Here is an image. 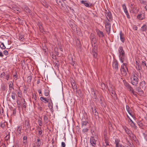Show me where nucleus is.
Here are the masks:
<instances>
[{
  "label": "nucleus",
  "mask_w": 147,
  "mask_h": 147,
  "mask_svg": "<svg viewBox=\"0 0 147 147\" xmlns=\"http://www.w3.org/2000/svg\"><path fill=\"white\" fill-rule=\"evenodd\" d=\"M132 74H133L131 77V84L133 85L136 86L138 84V82L139 80L138 78V72H135Z\"/></svg>",
  "instance_id": "nucleus-1"
},
{
  "label": "nucleus",
  "mask_w": 147,
  "mask_h": 147,
  "mask_svg": "<svg viewBox=\"0 0 147 147\" xmlns=\"http://www.w3.org/2000/svg\"><path fill=\"white\" fill-rule=\"evenodd\" d=\"M118 51L120 60L122 63H123L125 59V52L122 47L120 46L119 47Z\"/></svg>",
  "instance_id": "nucleus-2"
},
{
  "label": "nucleus",
  "mask_w": 147,
  "mask_h": 147,
  "mask_svg": "<svg viewBox=\"0 0 147 147\" xmlns=\"http://www.w3.org/2000/svg\"><path fill=\"white\" fill-rule=\"evenodd\" d=\"M120 71L123 76H126L127 75V72L128 71L127 68L125 63H123L121 65Z\"/></svg>",
  "instance_id": "nucleus-3"
},
{
  "label": "nucleus",
  "mask_w": 147,
  "mask_h": 147,
  "mask_svg": "<svg viewBox=\"0 0 147 147\" xmlns=\"http://www.w3.org/2000/svg\"><path fill=\"white\" fill-rule=\"evenodd\" d=\"M105 24L106 31L108 34H109L110 32L111 24L109 21H106Z\"/></svg>",
  "instance_id": "nucleus-4"
},
{
  "label": "nucleus",
  "mask_w": 147,
  "mask_h": 147,
  "mask_svg": "<svg viewBox=\"0 0 147 147\" xmlns=\"http://www.w3.org/2000/svg\"><path fill=\"white\" fill-rule=\"evenodd\" d=\"M24 127H25L26 129L28 130L30 127H31L30 124L29 123V121L28 120H26L25 121V123L24 124Z\"/></svg>",
  "instance_id": "nucleus-5"
},
{
  "label": "nucleus",
  "mask_w": 147,
  "mask_h": 147,
  "mask_svg": "<svg viewBox=\"0 0 147 147\" xmlns=\"http://www.w3.org/2000/svg\"><path fill=\"white\" fill-rule=\"evenodd\" d=\"M123 128L126 133L129 136L132 133L131 131L125 126H123Z\"/></svg>",
  "instance_id": "nucleus-6"
},
{
  "label": "nucleus",
  "mask_w": 147,
  "mask_h": 147,
  "mask_svg": "<svg viewBox=\"0 0 147 147\" xmlns=\"http://www.w3.org/2000/svg\"><path fill=\"white\" fill-rule=\"evenodd\" d=\"M96 31L97 35L99 37H103L104 36V34L99 29H96Z\"/></svg>",
  "instance_id": "nucleus-7"
},
{
  "label": "nucleus",
  "mask_w": 147,
  "mask_h": 147,
  "mask_svg": "<svg viewBox=\"0 0 147 147\" xmlns=\"http://www.w3.org/2000/svg\"><path fill=\"white\" fill-rule=\"evenodd\" d=\"M113 66L115 68L116 71L118 70V63L117 61L113 62Z\"/></svg>",
  "instance_id": "nucleus-8"
},
{
  "label": "nucleus",
  "mask_w": 147,
  "mask_h": 147,
  "mask_svg": "<svg viewBox=\"0 0 147 147\" xmlns=\"http://www.w3.org/2000/svg\"><path fill=\"white\" fill-rule=\"evenodd\" d=\"M109 92L112 97L115 99L116 98V97L115 96V92L114 90H113L112 89L109 90Z\"/></svg>",
  "instance_id": "nucleus-9"
},
{
  "label": "nucleus",
  "mask_w": 147,
  "mask_h": 147,
  "mask_svg": "<svg viewBox=\"0 0 147 147\" xmlns=\"http://www.w3.org/2000/svg\"><path fill=\"white\" fill-rule=\"evenodd\" d=\"M145 14L143 13L139 14L137 16V18L140 20H142L145 19Z\"/></svg>",
  "instance_id": "nucleus-10"
},
{
  "label": "nucleus",
  "mask_w": 147,
  "mask_h": 147,
  "mask_svg": "<svg viewBox=\"0 0 147 147\" xmlns=\"http://www.w3.org/2000/svg\"><path fill=\"white\" fill-rule=\"evenodd\" d=\"M37 129H38V136L40 137H42L43 136L42 135V130L41 128V127H37Z\"/></svg>",
  "instance_id": "nucleus-11"
},
{
  "label": "nucleus",
  "mask_w": 147,
  "mask_h": 147,
  "mask_svg": "<svg viewBox=\"0 0 147 147\" xmlns=\"http://www.w3.org/2000/svg\"><path fill=\"white\" fill-rule=\"evenodd\" d=\"M72 88L74 90V92H77V86L76 84L74 82H73L71 83Z\"/></svg>",
  "instance_id": "nucleus-12"
},
{
  "label": "nucleus",
  "mask_w": 147,
  "mask_h": 147,
  "mask_svg": "<svg viewBox=\"0 0 147 147\" xmlns=\"http://www.w3.org/2000/svg\"><path fill=\"white\" fill-rule=\"evenodd\" d=\"M107 21H109L112 20V16L110 12H108L107 13Z\"/></svg>",
  "instance_id": "nucleus-13"
},
{
  "label": "nucleus",
  "mask_w": 147,
  "mask_h": 147,
  "mask_svg": "<svg viewBox=\"0 0 147 147\" xmlns=\"http://www.w3.org/2000/svg\"><path fill=\"white\" fill-rule=\"evenodd\" d=\"M90 142L91 144L93 146V144H96V140H95L93 137L91 136L90 139Z\"/></svg>",
  "instance_id": "nucleus-14"
},
{
  "label": "nucleus",
  "mask_w": 147,
  "mask_h": 147,
  "mask_svg": "<svg viewBox=\"0 0 147 147\" xmlns=\"http://www.w3.org/2000/svg\"><path fill=\"white\" fill-rule=\"evenodd\" d=\"M120 37L121 41L123 42H124L125 40V39L124 36V34L122 33L121 31L120 32Z\"/></svg>",
  "instance_id": "nucleus-15"
},
{
  "label": "nucleus",
  "mask_w": 147,
  "mask_h": 147,
  "mask_svg": "<svg viewBox=\"0 0 147 147\" xmlns=\"http://www.w3.org/2000/svg\"><path fill=\"white\" fill-rule=\"evenodd\" d=\"M9 90L11 91L12 89L14 90L13 84L12 81H9Z\"/></svg>",
  "instance_id": "nucleus-16"
},
{
  "label": "nucleus",
  "mask_w": 147,
  "mask_h": 147,
  "mask_svg": "<svg viewBox=\"0 0 147 147\" xmlns=\"http://www.w3.org/2000/svg\"><path fill=\"white\" fill-rule=\"evenodd\" d=\"M129 136L134 141H138V140L136 136L133 133H132Z\"/></svg>",
  "instance_id": "nucleus-17"
},
{
  "label": "nucleus",
  "mask_w": 147,
  "mask_h": 147,
  "mask_svg": "<svg viewBox=\"0 0 147 147\" xmlns=\"http://www.w3.org/2000/svg\"><path fill=\"white\" fill-rule=\"evenodd\" d=\"M57 3L59 5H61L62 7L63 6V3H64V1H65V0H56Z\"/></svg>",
  "instance_id": "nucleus-18"
},
{
  "label": "nucleus",
  "mask_w": 147,
  "mask_h": 147,
  "mask_svg": "<svg viewBox=\"0 0 147 147\" xmlns=\"http://www.w3.org/2000/svg\"><path fill=\"white\" fill-rule=\"evenodd\" d=\"M145 82L144 81H142L140 83V88L142 89L145 88Z\"/></svg>",
  "instance_id": "nucleus-19"
},
{
  "label": "nucleus",
  "mask_w": 147,
  "mask_h": 147,
  "mask_svg": "<svg viewBox=\"0 0 147 147\" xmlns=\"http://www.w3.org/2000/svg\"><path fill=\"white\" fill-rule=\"evenodd\" d=\"M38 25L39 26L40 31L41 32H43L44 31V29L42 27V23L39 22L38 23Z\"/></svg>",
  "instance_id": "nucleus-20"
},
{
  "label": "nucleus",
  "mask_w": 147,
  "mask_h": 147,
  "mask_svg": "<svg viewBox=\"0 0 147 147\" xmlns=\"http://www.w3.org/2000/svg\"><path fill=\"white\" fill-rule=\"evenodd\" d=\"M6 133L7 135L5 137V141H7L10 139V132L7 131L6 132Z\"/></svg>",
  "instance_id": "nucleus-21"
},
{
  "label": "nucleus",
  "mask_w": 147,
  "mask_h": 147,
  "mask_svg": "<svg viewBox=\"0 0 147 147\" xmlns=\"http://www.w3.org/2000/svg\"><path fill=\"white\" fill-rule=\"evenodd\" d=\"M147 27L146 25L144 24L141 27V31L144 32L146 30Z\"/></svg>",
  "instance_id": "nucleus-22"
},
{
  "label": "nucleus",
  "mask_w": 147,
  "mask_h": 147,
  "mask_svg": "<svg viewBox=\"0 0 147 147\" xmlns=\"http://www.w3.org/2000/svg\"><path fill=\"white\" fill-rule=\"evenodd\" d=\"M7 124V123L6 122L0 123V126L3 129H4V128L5 127L6 125Z\"/></svg>",
  "instance_id": "nucleus-23"
},
{
  "label": "nucleus",
  "mask_w": 147,
  "mask_h": 147,
  "mask_svg": "<svg viewBox=\"0 0 147 147\" xmlns=\"http://www.w3.org/2000/svg\"><path fill=\"white\" fill-rule=\"evenodd\" d=\"M86 1L82 0L81 1V3L84 5L86 7H88L89 6V5L88 3H86Z\"/></svg>",
  "instance_id": "nucleus-24"
},
{
  "label": "nucleus",
  "mask_w": 147,
  "mask_h": 147,
  "mask_svg": "<svg viewBox=\"0 0 147 147\" xmlns=\"http://www.w3.org/2000/svg\"><path fill=\"white\" fill-rule=\"evenodd\" d=\"M91 109L92 110L93 113L94 115H95L97 116L98 115V113H97L96 109L94 108V109L93 107H92Z\"/></svg>",
  "instance_id": "nucleus-25"
},
{
  "label": "nucleus",
  "mask_w": 147,
  "mask_h": 147,
  "mask_svg": "<svg viewBox=\"0 0 147 147\" xmlns=\"http://www.w3.org/2000/svg\"><path fill=\"white\" fill-rule=\"evenodd\" d=\"M119 140L117 139H116L115 140V147H118L121 144H119Z\"/></svg>",
  "instance_id": "nucleus-26"
},
{
  "label": "nucleus",
  "mask_w": 147,
  "mask_h": 147,
  "mask_svg": "<svg viewBox=\"0 0 147 147\" xmlns=\"http://www.w3.org/2000/svg\"><path fill=\"white\" fill-rule=\"evenodd\" d=\"M23 143L24 145H26L27 144V137L26 136H24L23 138Z\"/></svg>",
  "instance_id": "nucleus-27"
},
{
  "label": "nucleus",
  "mask_w": 147,
  "mask_h": 147,
  "mask_svg": "<svg viewBox=\"0 0 147 147\" xmlns=\"http://www.w3.org/2000/svg\"><path fill=\"white\" fill-rule=\"evenodd\" d=\"M40 99L42 101H43L44 102H48L49 100V99H47L46 98L42 97H40Z\"/></svg>",
  "instance_id": "nucleus-28"
},
{
  "label": "nucleus",
  "mask_w": 147,
  "mask_h": 147,
  "mask_svg": "<svg viewBox=\"0 0 147 147\" xmlns=\"http://www.w3.org/2000/svg\"><path fill=\"white\" fill-rule=\"evenodd\" d=\"M41 141L39 138L37 139L36 142V146L37 147H39L41 144Z\"/></svg>",
  "instance_id": "nucleus-29"
},
{
  "label": "nucleus",
  "mask_w": 147,
  "mask_h": 147,
  "mask_svg": "<svg viewBox=\"0 0 147 147\" xmlns=\"http://www.w3.org/2000/svg\"><path fill=\"white\" fill-rule=\"evenodd\" d=\"M93 56L94 57L96 58L97 56V54L96 52V49L95 48H93Z\"/></svg>",
  "instance_id": "nucleus-30"
},
{
  "label": "nucleus",
  "mask_w": 147,
  "mask_h": 147,
  "mask_svg": "<svg viewBox=\"0 0 147 147\" xmlns=\"http://www.w3.org/2000/svg\"><path fill=\"white\" fill-rule=\"evenodd\" d=\"M22 127L21 126H18L17 127L16 131L18 133L20 134L21 133Z\"/></svg>",
  "instance_id": "nucleus-31"
},
{
  "label": "nucleus",
  "mask_w": 147,
  "mask_h": 147,
  "mask_svg": "<svg viewBox=\"0 0 147 147\" xmlns=\"http://www.w3.org/2000/svg\"><path fill=\"white\" fill-rule=\"evenodd\" d=\"M0 47L2 49H6V47L4 43L1 42H0Z\"/></svg>",
  "instance_id": "nucleus-32"
},
{
  "label": "nucleus",
  "mask_w": 147,
  "mask_h": 147,
  "mask_svg": "<svg viewBox=\"0 0 147 147\" xmlns=\"http://www.w3.org/2000/svg\"><path fill=\"white\" fill-rule=\"evenodd\" d=\"M43 119L45 123V124L47 123L48 121V119L47 117L45 115H44Z\"/></svg>",
  "instance_id": "nucleus-33"
},
{
  "label": "nucleus",
  "mask_w": 147,
  "mask_h": 147,
  "mask_svg": "<svg viewBox=\"0 0 147 147\" xmlns=\"http://www.w3.org/2000/svg\"><path fill=\"white\" fill-rule=\"evenodd\" d=\"M88 123V122L87 121H83L82 125V127L84 128Z\"/></svg>",
  "instance_id": "nucleus-34"
},
{
  "label": "nucleus",
  "mask_w": 147,
  "mask_h": 147,
  "mask_svg": "<svg viewBox=\"0 0 147 147\" xmlns=\"http://www.w3.org/2000/svg\"><path fill=\"white\" fill-rule=\"evenodd\" d=\"M126 110H127V111L128 113L130 115H131V116H132V115L131 114V112L130 111V109L129 108V106H128L127 105H126Z\"/></svg>",
  "instance_id": "nucleus-35"
},
{
  "label": "nucleus",
  "mask_w": 147,
  "mask_h": 147,
  "mask_svg": "<svg viewBox=\"0 0 147 147\" xmlns=\"http://www.w3.org/2000/svg\"><path fill=\"white\" fill-rule=\"evenodd\" d=\"M26 11L27 13H28L30 14H31V11L30 9L28 7H26L25 8Z\"/></svg>",
  "instance_id": "nucleus-36"
},
{
  "label": "nucleus",
  "mask_w": 147,
  "mask_h": 147,
  "mask_svg": "<svg viewBox=\"0 0 147 147\" xmlns=\"http://www.w3.org/2000/svg\"><path fill=\"white\" fill-rule=\"evenodd\" d=\"M15 95L16 93L14 92H12V94L11 96L13 100H15L16 99Z\"/></svg>",
  "instance_id": "nucleus-37"
},
{
  "label": "nucleus",
  "mask_w": 147,
  "mask_h": 147,
  "mask_svg": "<svg viewBox=\"0 0 147 147\" xmlns=\"http://www.w3.org/2000/svg\"><path fill=\"white\" fill-rule=\"evenodd\" d=\"M122 7L123 8L124 10V12L125 13L126 12V11H127V9L126 8V7L125 6V4H123L122 5Z\"/></svg>",
  "instance_id": "nucleus-38"
},
{
  "label": "nucleus",
  "mask_w": 147,
  "mask_h": 147,
  "mask_svg": "<svg viewBox=\"0 0 147 147\" xmlns=\"http://www.w3.org/2000/svg\"><path fill=\"white\" fill-rule=\"evenodd\" d=\"M137 123L140 128H142L143 126V125L141 121H140L138 122H137Z\"/></svg>",
  "instance_id": "nucleus-39"
},
{
  "label": "nucleus",
  "mask_w": 147,
  "mask_h": 147,
  "mask_svg": "<svg viewBox=\"0 0 147 147\" xmlns=\"http://www.w3.org/2000/svg\"><path fill=\"white\" fill-rule=\"evenodd\" d=\"M1 88L3 91H4L5 90V86L4 84L1 85Z\"/></svg>",
  "instance_id": "nucleus-40"
},
{
  "label": "nucleus",
  "mask_w": 147,
  "mask_h": 147,
  "mask_svg": "<svg viewBox=\"0 0 147 147\" xmlns=\"http://www.w3.org/2000/svg\"><path fill=\"white\" fill-rule=\"evenodd\" d=\"M32 76H29L27 78V82H28L30 83L32 80Z\"/></svg>",
  "instance_id": "nucleus-41"
},
{
  "label": "nucleus",
  "mask_w": 147,
  "mask_h": 147,
  "mask_svg": "<svg viewBox=\"0 0 147 147\" xmlns=\"http://www.w3.org/2000/svg\"><path fill=\"white\" fill-rule=\"evenodd\" d=\"M101 88L103 90L105 89L106 87V86L105 84L104 83H102L101 84Z\"/></svg>",
  "instance_id": "nucleus-42"
},
{
  "label": "nucleus",
  "mask_w": 147,
  "mask_h": 147,
  "mask_svg": "<svg viewBox=\"0 0 147 147\" xmlns=\"http://www.w3.org/2000/svg\"><path fill=\"white\" fill-rule=\"evenodd\" d=\"M49 92L48 90H46L44 92V94L45 96H47L49 95Z\"/></svg>",
  "instance_id": "nucleus-43"
},
{
  "label": "nucleus",
  "mask_w": 147,
  "mask_h": 147,
  "mask_svg": "<svg viewBox=\"0 0 147 147\" xmlns=\"http://www.w3.org/2000/svg\"><path fill=\"white\" fill-rule=\"evenodd\" d=\"M10 77L9 73H7L6 74V79L7 80H9Z\"/></svg>",
  "instance_id": "nucleus-44"
},
{
  "label": "nucleus",
  "mask_w": 147,
  "mask_h": 147,
  "mask_svg": "<svg viewBox=\"0 0 147 147\" xmlns=\"http://www.w3.org/2000/svg\"><path fill=\"white\" fill-rule=\"evenodd\" d=\"M88 130V129L87 128H84L82 129V132L84 133H86Z\"/></svg>",
  "instance_id": "nucleus-45"
},
{
  "label": "nucleus",
  "mask_w": 147,
  "mask_h": 147,
  "mask_svg": "<svg viewBox=\"0 0 147 147\" xmlns=\"http://www.w3.org/2000/svg\"><path fill=\"white\" fill-rule=\"evenodd\" d=\"M140 3L142 4L146 5V1L143 0H140Z\"/></svg>",
  "instance_id": "nucleus-46"
},
{
  "label": "nucleus",
  "mask_w": 147,
  "mask_h": 147,
  "mask_svg": "<svg viewBox=\"0 0 147 147\" xmlns=\"http://www.w3.org/2000/svg\"><path fill=\"white\" fill-rule=\"evenodd\" d=\"M91 41H92L93 42H94V43H95V38H94V36H93L92 37H91Z\"/></svg>",
  "instance_id": "nucleus-47"
},
{
  "label": "nucleus",
  "mask_w": 147,
  "mask_h": 147,
  "mask_svg": "<svg viewBox=\"0 0 147 147\" xmlns=\"http://www.w3.org/2000/svg\"><path fill=\"white\" fill-rule=\"evenodd\" d=\"M127 88L129 90V91H133V88L130 85Z\"/></svg>",
  "instance_id": "nucleus-48"
},
{
  "label": "nucleus",
  "mask_w": 147,
  "mask_h": 147,
  "mask_svg": "<svg viewBox=\"0 0 147 147\" xmlns=\"http://www.w3.org/2000/svg\"><path fill=\"white\" fill-rule=\"evenodd\" d=\"M38 122L39 125L40 126H42V121L40 120H39Z\"/></svg>",
  "instance_id": "nucleus-49"
},
{
  "label": "nucleus",
  "mask_w": 147,
  "mask_h": 147,
  "mask_svg": "<svg viewBox=\"0 0 147 147\" xmlns=\"http://www.w3.org/2000/svg\"><path fill=\"white\" fill-rule=\"evenodd\" d=\"M3 54L5 55H7L8 54V53L7 51L5 50L3 51Z\"/></svg>",
  "instance_id": "nucleus-50"
},
{
  "label": "nucleus",
  "mask_w": 147,
  "mask_h": 147,
  "mask_svg": "<svg viewBox=\"0 0 147 147\" xmlns=\"http://www.w3.org/2000/svg\"><path fill=\"white\" fill-rule=\"evenodd\" d=\"M19 39L21 40H23L24 39V36L21 35L19 36Z\"/></svg>",
  "instance_id": "nucleus-51"
},
{
  "label": "nucleus",
  "mask_w": 147,
  "mask_h": 147,
  "mask_svg": "<svg viewBox=\"0 0 147 147\" xmlns=\"http://www.w3.org/2000/svg\"><path fill=\"white\" fill-rule=\"evenodd\" d=\"M5 72H3L1 73V76L0 77L1 78H4V77L5 76Z\"/></svg>",
  "instance_id": "nucleus-52"
},
{
  "label": "nucleus",
  "mask_w": 147,
  "mask_h": 147,
  "mask_svg": "<svg viewBox=\"0 0 147 147\" xmlns=\"http://www.w3.org/2000/svg\"><path fill=\"white\" fill-rule=\"evenodd\" d=\"M137 90L138 92H141V94H143V91L142 90H140L139 88H137Z\"/></svg>",
  "instance_id": "nucleus-53"
},
{
  "label": "nucleus",
  "mask_w": 147,
  "mask_h": 147,
  "mask_svg": "<svg viewBox=\"0 0 147 147\" xmlns=\"http://www.w3.org/2000/svg\"><path fill=\"white\" fill-rule=\"evenodd\" d=\"M127 16V18L128 19H129L130 18V16H129V13L128 12V11H127L125 13Z\"/></svg>",
  "instance_id": "nucleus-54"
},
{
  "label": "nucleus",
  "mask_w": 147,
  "mask_h": 147,
  "mask_svg": "<svg viewBox=\"0 0 147 147\" xmlns=\"http://www.w3.org/2000/svg\"><path fill=\"white\" fill-rule=\"evenodd\" d=\"M92 95H94L93 97L94 98L96 99V96L95 94V93L94 92H93L92 93Z\"/></svg>",
  "instance_id": "nucleus-55"
},
{
  "label": "nucleus",
  "mask_w": 147,
  "mask_h": 147,
  "mask_svg": "<svg viewBox=\"0 0 147 147\" xmlns=\"http://www.w3.org/2000/svg\"><path fill=\"white\" fill-rule=\"evenodd\" d=\"M142 65H143L144 66H145L147 67V66L146 65V64L145 63V61H142Z\"/></svg>",
  "instance_id": "nucleus-56"
},
{
  "label": "nucleus",
  "mask_w": 147,
  "mask_h": 147,
  "mask_svg": "<svg viewBox=\"0 0 147 147\" xmlns=\"http://www.w3.org/2000/svg\"><path fill=\"white\" fill-rule=\"evenodd\" d=\"M32 99H34L35 100H36V97L35 94L34 95L33 94L32 95Z\"/></svg>",
  "instance_id": "nucleus-57"
},
{
  "label": "nucleus",
  "mask_w": 147,
  "mask_h": 147,
  "mask_svg": "<svg viewBox=\"0 0 147 147\" xmlns=\"http://www.w3.org/2000/svg\"><path fill=\"white\" fill-rule=\"evenodd\" d=\"M61 146L62 147H65V144L64 142H62L61 143Z\"/></svg>",
  "instance_id": "nucleus-58"
},
{
  "label": "nucleus",
  "mask_w": 147,
  "mask_h": 147,
  "mask_svg": "<svg viewBox=\"0 0 147 147\" xmlns=\"http://www.w3.org/2000/svg\"><path fill=\"white\" fill-rule=\"evenodd\" d=\"M24 103H23V107L24 108H26V106L25 103V101L24 99Z\"/></svg>",
  "instance_id": "nucleus-59"
},
{
  "label": "nucleus",
  "mask_w": 147,
  "mask_h": 147,
  "mask_svg": "<svg viewBox=\"0 0 147 147\" xmlns=\"http://www.w3.org/2000/svg\"><path fill=\"white\" fill-rule=\"evenodd\" d=\"M133 28L135 30H137V29L138 28L136 25H134L133 26Z\"/></svg>",
  "instance_id": "nucleus-60"
},
{
  "label": "nucleus",
  "mask_w": 147,
  "mask_h": 147,
  "mask_svg": "<svg viewBox=\"0 0 147 147\" xmlns=\"http://www.w3.org/2000/svg\"><path fill=\"white\" fill-rule=\"evenodd\" d=\"M18 94V97H21V93L19 92H18L17 93Z\"/></svg>",
  "instance_id": "nucleus-61"
},
{
  "label": "nucleus",
  "mask_w": 147,
  "mask_h": 147,
  "mask_svg": "<svg viewBox=\"0 0 147 147\" xmlns=\"http://www.w3.org/2000/svg\"><path fill=\"white\" fill-rule=\"evenodd\" d=\"M125 84L127 88H128L130 86L129 83H126Z\"/></svg>",
  "instance_id": "nucleus-62"
},
{
  "label": "nucleus",
  "mask_w": 147,
  "mask_h": 147,
  "mask_svg": "<svg viewBox=\"0 0 147 147\" xmlns=\"http://www.w3.org/2000/svg\"><path fill=\"white\" fill-rule=\"evenodd\" d=\"M134 125V129H136L137 128V126L134 123L133 124Z\"/></svg>",
  "instance_id": "nucleus-63"
},
{
  "label": "nucleus",
  "mask_w": 147,
  "mask_h": 147,
  "mask_svg": "<svg viewBox=\"0 0 147 147\" xmlns=\"http://www.w3.org/2000/svg\"><path fill=\"white\" fill-rule=\"evenodd\" d=\"M2 147H7L5 144L4 143H2V144L1 146Z\"/></svg>",
  "instance_id": "nucleus-64"
}]
</instances>
